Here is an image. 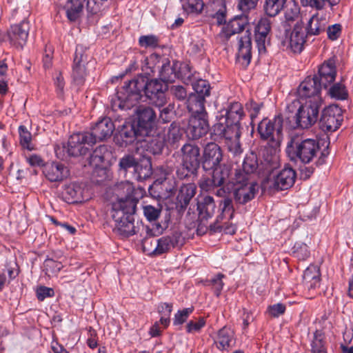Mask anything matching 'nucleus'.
I'll use <instances>...</instances> for the list:
<instances>
[{
	"label": "nucleus",
	"instance_id": "obj_1",
	"mask_svg": "<svg viewBox=\"0 0 353 353\" xmlns=\"http://www.w3.org/2000/svg\"><path fill=\"white\" fill-rule=\"evenodd\" d=\"M117 201L112 203V216L121 234L126 236L132 232V184L121 181L114 188Z\"/></svg>",
	"mask_w": 353,
	"mask_h": 353
},
{
	"label": "nucleus",
	"instance_id": "obj_2",
	"mask_svg": "<svg viewBox=\"0 0 353 353\" xmlns=\"http://www.w3.org/2000/svg\"><path fill=\"white\" fill-rule=\"evenodd\" d=\"M319 151V143L313 139H303L299 135L293 136L288 142L286 152L291 160L310 163Z\"/></svg>",
	"mask_w": 353,
	"mask_h": 353
},
{
	"label": "nucleus",
	"instance_id": "obj_3",
	"mask_svg": "<svg viewBox=\"0 0 353 353\" xmlns=\"http://www.w3.org/2000/svg\"><path fill=\"white\" fill-rule=\"evenodd\" d=\"M318 101L314 100L311 103L292 100L287 104L286 109L290 113H295V121L299 127L307 129L318 119L319 109L322 105L318 103Z\"/></svg>",
	"mask_w": 353,
	"mask_h": 353
},
{
	"label": "nucleus",
	"instance_id": "obj_4",
	"mask_svg": "<svg viewBox=\"0 0 353 353\" xmlns=\"http://www.w3.org/2000/svg\"><path fill=\"white\" fill-rule=\"evenodd\" d=\"M232 183L234 199L239 204H245L252 200L259 190L254 179L241 174H235Z\"/></svg>",
	"mask_w": 353,
	"mask_h": 353
},
{
	"label": "nucleus",
	"instance_id": "obj_5",
	"mask_svg": "<svg viewBox=\"0 0 353 353\" xmlns=\"http://www.w3.org/2000/svg\"><path fill=\"white\" fill-rule=\"evenodd\" d=\"M183 153L182 165L177 170L180 179H185L197 173L200 166V150L193 144H185L181 148Z\"/></svg>",
	"mask_w": 353,
	"mask_h": 353
},
{
	"label": "nucleus",
	"instance_id": "obj_6",
	"mask_svg": "<svg viewBox=\"0 0 353 353\" xmlns=\"http://www.w3.org/2000/svg\"><path fill=\"white\" fill-rule=\"evenodd\" d=\"M137 130L134 129L135 136H148L155 125L156 114L152 108L139 106L136 111Z\"/></svg>",
	"mask_w": 353,
	"mask_h": 353
},
{
	"label": "nucleus",
	"instance_id": "obj_7",
	"mask_svg": "<svg viewBox=\"0 0 353 353\" xmlns=\"http://www.w3.org/2000/svg\"><path fill=\"white\" fill-rule=\"evenodd\" d=\"M321 85L317 77L306 78L298 88L299 99L294 100L313 103L315 99V101H319L318 103H322L323 100L320 95Z\"/></svg>",
	"mask_w": 353,
	"mask_h": 353
},
{
	"label": "nucleus",
	"instance_id": "obj_8",
	"mask_svg": "<svg viewBox=\"0 0 353 353\" xmlns=\"http://www.w3.org/2000/svg\"><path fill=\"white\" fill-rule=\"evenodd\" d=\"M209 130L207 119V113L204 108L197 110L196 114L192 115L189 119L186 128L187 136L192 139H197L206 134Z\"/></svg>",
	"mask_w": 353,
	"mask_h": 353
},
{
	"label": "nucleus",
	"instance_id": "obj_9",
	"mask_svg": "<svg viewBox=\"0 0 353 353\" xmlns=\"http://www.w3.org/2000/svg\"><path fill=\"white\" fill-rule=\"evenodd\" d=\"M306 34L303 24L297 23L291 31L286 32L281 44L294 53H300L303 49Z\"/></svg>",
	"mask_w": 353,
	"mask_h": 353
},
{
	"label": "nucleus",
	"instance_id": "obj_10",
	"mask_svg": "<svg viewBox=\"0 0 353 353\" xmlns=\"http://www.w3.org/2000/svg\"><path fill=\"white\" fill-rule=\"evenodd\" d=\"M282 125V117L276 116L273 120L268 119L262 120L259 124L258 131L262 139L279 143L281 139Z\"/></svg>",
	"mask_w": 353,
	"mask_h": 353
},
{
	"label": "nucleus",
	"instance_id": "obj_11",
	"mask_svg": "<svg viewBox=\"0 0 353 353\" xmlns=\"http://www.w3.org/2000/svg\"><path fill=\"white\" fill-rule=\"evenodd\" d=\"M92 145L93 141L89 132L75 133L70 136L68 142L67 152L70 156L85 155L88 152L85 145Z\"/></svg>",
	"mask_w": 353,
	"mask_h": 353
},
{
	"label": "nucleus",
	"instance_id": "obj_12",
	"mask_svg": "<svg viewBox=\"0 0 353 353\" xmlns=\"http://www.w3.org/2000/svg\"><path fill=\"white\" fill-rule=\"evenodd\" d=\"M295 171L289 167L280 170L272 179L268 180L269 188L276 190H283L291 188L296 179Z\"/></svg>",
	"mask_w": 353,
	"mask_h": 353
},
{
	"label": "nucleus",
	"instance_id": "obj_13",
	"mask_svg": "<svg viewBox=\"0 0 353 353\" xmlns=\"http://www.w3.org/2000/svg\"><path fill=\"white\" fill-rule=\"evenodd\" d=\"M342 120L341 108L337 105H330L323 110L321 127L323 130L335 131L341 125Z\"/></svg>",
	"mask_w": 353,
	"mask_h": 353
},
{
	"label": "nucleus",
	"instance_id": "obj_14",
	"mask_svg": "<svg viewBox=\"0 0 353 353\" xmlns=\"http://www.w3.org/2000/svg\"><path fill=\"white\" fill-rule=\"evenodd\" d=\"M223 161V152L220 146L213 142L208 143L204 148L203 153V168L211 170L218 166Z\"/></svg>",
	"mask_w": 353,
	"mask_h": 353
},
{
	"label": "nucleus",
	"instance_id": "obj_15",
	"mask_svg": "<svg viewBox=\"0 0 353 353\" xmlns=\"http://www.w3.org/2000/svg\"><path fill=\"white\" fill-rule=\"evenodd\" d=\"M132 79L127 80L124 85L118 90L117 99L112 101V108L114 110H117L118 109L128 110L132 108Z\"/></svg>",
	"mask_w": 353,
	"mask_h": 353
},
{
	"label": "nucleus",
	"instance_id": "obj_16",
	"mask_svg": "<svg viewBox=\"0 0 353 353\" xmlns=\"http://www.w3.org/2000/svg\"><path fill=\"white\" fill-rule=\"evenodd\" d=\"M237 48L236 57L239 61L245 66L248 65L252 57V39L250 30H246L238 37Z\"/></svg>",
	"mask_w": 353,
	"mask_h": 353
},
{
	"label": "nucleus",
	"instance_id": "obj_17",
	"mask_svg": "<svg viewBox=\"0 0 353 353\" xmlns=\"http://www.w3.org/2000/svg\"><path fill=\"white\" fill-rule=\"evenodd\" d=\"M115 126L109 117H104L99 121L92 128V132H89V135L92 136L93 144L97 141H102L110 137L114 130Z\"/></svg>",
	"mask_w": 353,
	"mask_h": 353
},
{
	"label": "nucleus",
	"instance_id": "obj_18",
	"mask_svg": "<svg viewBox=\"0 0 353 353\" xmlns=\"http://www.w3.org/2000/svg\"><path fill=\"white\" fill-rule=\"evenodd\" d=\"M29 29V23L25 20L11 26L8 32L10 43L17 48H22L28 39Z\"/></svg>",
	"mask_w": 353,
	"mask_h": 353
},
{
	"label": "nucleus",
	"instance_id": "obj_19",
	"mask_svg": "<svg viewBox=\"0 0 353 353\" xmlns=\"http://www.w3.org/2000/svg\"><path fill=\"white\" fill-rule=\"evenodd\" d=\"M214 132L216 134L225 138V141L233 139L240 138L241 132L240 123H233L220 121L214 125Z\"/></svg>",
	"mask_w": 353,
	"mask_h": 353
},
{
	"label": "nucleus",
	"instance_id": "obj_20",
	"mask_svg": "<svg viewBox=\"0 0 353 353\" xmlns=\"http://www.w3.org/2000/svg\"><path fill=\"white\" fill-rule=\"evenodd\" d=\"M43 174L51 182L61 181L69 175V170L64 165L52 163L45 165Z\"/></svg>",
	"mask_w": 353,
	"mask_h": 353
},
{
	"label": "nucleus",
	"instance_id": "obj_21",
	"mask_svg": "<svg viewBox=\"0 0 353 353\" xmlns=\"http://www.w3.org/2000/svg\"><path fill=\"white\" fill-rule=\"evenodd\" d=\"M245 21L241 18H234L224 25L218 34L219 39L222 42L227 41L230 37L240 34L244 30Z\"/></svg>",
	"mask_w": 353,
	"mask_h": 353
},
{
	"label": "nucleus",
	"instance_id": "obj_22",
	"mask_svg": "<svg viewBox=\"0 0 353 353\" xmlns=\"http://www.w3.org/2000/svg\"><path fill=\"white\" fill-rule=\"evenodd\" d=\"M271 30V23L266 17L259 19L255 28L256 42L260 54L265 52V41Z\"/></svg>",
	"mask_w": 353,
	"mask_h": 353
},
{
	"label": "nucleus",
	"instance_id": "obj_23",
	"mask_svg": "<svg viewBox=\"0 0 353 353\" xmlns=\"http://www.w3.org/2000/svg\"><path fill=\"white\" fill-rule=\"evenodd\" d=\"M336 68L334 60L330 59L325 62L319 70L318 81L325 88L332 83L336 77Z\"/></svg>",
	"mask_w": 353,
	"mask_h": 353
},
{
	"label": "nucleus",
	"instance_id": "obj_24",
	"mask_svg": "<svg viewBox=\"0 0 353 353\" xmlns=\"http://www.w3.org/2000/svg\"><path fill=\"white\" fill-rule=\"evenodd\" d=\"M328 24V19L325 14L316 13L309 20L307 30L309 34L317 35L325 31Z\"/></svg>",
	"mask_w": 353,
	"mask_h": 353
},
{
	"label": "nucleus",
	"instance_id": "obj_25",
	"mask_svg": "<svg viewBox=\"0 0 353 353\" xmlns=\"http://www.w3.org/2000/svg\"><path fill=\"white\" fill-rule=\"evenodd\" d=\"M304 285L308 289H316L320 285L321 274L318 265H310L303 275Z\"/></svg>",
	"mask_w": 353,
	"mask_h": 353
},
{
	"label": "nucleus",
	"instance_id": "obj_26",
	"mask_svg": "<svg viewBox=\"0 0 353 353\" xmlns=\"http://www.w3.org/2000/svg\"><path fill=\"white\" fill-rule=\"evenodd\" d=\"M242 170H237L235 174H241L254 179L259 168L258 158L255 153L250 152L244 159Z\"/></svg>",
	"mask_w": 353,
	"mask_h": 353
},
{
	"label": "nucleus",
	"instance_id": "obj_27",
	"mask_svg": "<svg viewBox=\"0 0 353 353\" xmlns=\"http://www.w3.org/2000/svg\"><path fill=\"white\" fill-rule=\"evenodd\" d=\"M234 332L230 327H223L217 333L215 343L220 350H227L234 345Z\"/></svg>",
	"mask_w": 353,
	"mask_h": 353
},
{
	"label": "nucleus",
	"instance_id": "obj_28",
	"mask_svg": "<svg viewBox=\"0 0 353 353\" xmlns=\"http://www.w3.org/2000/svg\"><path fill=\"white\" fill-rule=\"evenodd\" d=\"M215 203L212 196H206L198 203L197 209L201 222H204L210 218L215 211Z\"/></svg>",
	"mask_w": 353,
	"mask_h": 353
},
{
	"label": "nucleus",
	"instance_id": "obj_29",
	"mask_svg": "<svg viewBox=\"0 0 353 353\" xmlns=\"http://www.w3.org/2000/svg\"><path fill=\"white\" fill-rule=\"evenodd\" d=\"M86 0H67L64 10L68 19L71 21H76L81 15Z\"/></svg>",
	"mask_w": 353,
	"mask_h": 353
},
{
	"label": "nucleus",
	"instance_id": "obj_30",
	"mask_svg": "<svg viewBox=\"0 0 353 353\" xmlns=\"http://www.w3.org/2000/svg\"><path fill=\"white\" fill-rule=\"evenodd\" d=\"M243 116L242 105L239 102L231 103L226 110L225 117H221L220 121L240 123Z\"/></svg>",
	"mask_w": 353,
	"mask_h": 353
},
{
	"label": "nucleus",
	"instance_id": "obj_31",
	"mask_svg": "<svg viewBox=\"0 0 353 353\" xmlns=\"http://www.w3.org/2000/svg\"><path fill=\"white\" fill-rule=\"evenodd\" d=\"M62 194L68 203L78 202L82 198V189L79 184L72 183L65 185Z\"/></svg>",
	"mask_w": 353,
	"mask_h": 353
},
{
	"label": "nucleus",
	"instance_id": "obj_32",
	"mask_svg": "<svg viewBox=\"0 0 353 353\" xmlns=\"http://www.w3.org/2000/svg\"><path fill=\"white\" fill-rule=\"evenodd\" d=\"M134 170L138 174L139 179H145L152 174V165L150 159L143 157L139 162L134 159Z\"/></svg>",
	"mask_w": 353,
	"mask_h": 353
},
{
	"label": "nucleus",
	"instance_id": "obj_33",
	"mask_svg": "<svg viewBox=\"0 0 353 353\" xmlns=\"http://www.w3.org/2000/svg\"><path fill=\"white\" fill-rule=\"evenodd\" d=\"M211 170L216 184L220 185V186L228 181L231 173V166L225 163H220Z\"/></svg>",
	"mask_w": 353,
	"mask_h": 353
},
{
	"label": "nucleus",
	"instance_id": "obj_34",
	"mask_svg": "<svg viewBox=\"0 0 353 353\" xmlns=\"http://www.w3.org/2000/svg\"><path fill=\"white\" fill-rule=\"evenodd\" d=\"M287 0H265L263 10L270 17L277 16L284 8Z\"/></svg>",
	"mask_w": 353,
	"mask_h": 353
},
{
	"label": "nucleus",
	"instance_id": "obj_35",
	"mask_svg": "<svg viewBox=\"0 0 353 353\" xmlns=\"http://www.w3.org/2000/svg\"><path fill=\"white\" fill-rule=\"evenodd\" d=\"M193 89L198 94L196 97L197 102L199 103V108L201 109L203 108V103L205 97L210 95V85L209 83L203 79L196 81L193 84Z\"/></svg>",
	"mask_w": 353,
	"mask_h": 353
},
{
	"label": "nucleus",
	"instance_id": "obj_36",
	"mask_svg": "<svg viewBox=\"0 0 353 353\" xmlns=\"http://www.w3.org/2000/svg\"><path fill=\"white\" fill-rule=\"evenodd\" d=\"M132 119L128 118L120 127L117 139H122L123 143L126 145L132 143Z\"/></svg>",
	"mask_w": 353,
	"mask_h": 353
},
{
	"label": "nucleus",
	"instance_id": "obj_37",
	"mask_svg": "<svg viewBox=\"0 0 353 353\" xmlns=\"http://www.w3.org/2000/svg\"><path fill=\"white\" fill-rule=\"evenodd\" d=\"M195 185L194 183H189L181 186L177 198L180 202L187 205L190 199L195 195Z\"/></svg>",
	"mask_w": 353,
	"mask_h": 353
},
{
	"label": "nucleus",
	"instance_id": "obj_38",
	"mask_svg": "<svg viewBox=\"0 0 353 353\" xmlns=\"http://www.w3.org/2000/svg\"><path fill=\"white\" fill-rule=\"evenodd\" d=\"M144 88L146 96L150 99H154L159 95V92H163V83L157 79L150 81Z\"/></svg>",
	"mask_w": 353,
	"mask_h": 353
},
{
	"label": "nucleus",
	"instance_id": "obj_39",
	"mask_svg": "<svg viewBox=\"0 0 353 353\" xmlns=\"http://www.w3.org/2000/svg\"><path fill=\"white\" fill-rule=\"evenodd\" d=\"M86 76V67L72 65V78L74 84L77 86L83 85L85 81Z\"/></svg>",
	"mask_w": 353,
	"mask_h": 353
},
{
	"label": "nucleus",
	"instance_id": "obj_40",
	"mask_svg": "<svg viewBox=\"0 0 353 353\" xmlns=\"http://www.w3.org/2000/svg\"><path fill=\"white\" fill-rule=\"evenodd\" d=\"M285 21L289 24L292 22H296L295 24L301 23L300 21V8L294 3L288 6L284 14Z\"/></svg>",
	"mask_w": 353,
	"mask_h": 353
},
{
	"label": "nucleus",
	"instance_id": "obj_41",
	"mask_svg": "<svg viewBox=\"0 0 353 353\" xmlns=\"http://www.w3.org/2000/svg\"><path fill=\"white\" fill-rule=\"evenodd\" d=\"M109 155L110 152L108 150L107 147L105 145H100L91 154V162L94 163L95 165H98L99 163H103Z\"/></svg>",
	"mask_w": 353,
	"mask_h": 353
},
{
	"label": "nucleus",
	"instance_id": "obj_42",
	"mask_svg": "<svg viewBox=\"0 0 353 353\" xmlns=\"http://www.w3.org/2000/svg\"><path fill=\"white\" fill-rule=\"evenodd\" d=\"M293 253L299 260H305L310 256L308 246L302 242H297L294 244Z\"/></svg>",
	"mask_w": 353,
	"mask_h": 353
},
{
	"label": "nucleus",
	"instance_id": "obj_43",
	"mask_svg": "<svg viewBox=\"0 0 353 353\" xmlns=\"http://www.w3.org/2000/svg\"><path fill=\"white\" fill-rule=\"evenodd\" d=\"M329 94L332 98L345 99L347 96L345 87L341 83L334 84L329 90Z\"/></svg>",
	"mask_w": 353,
	"mask_h": 353
},
{
	"label": "nucleus",
	"instance_id": "obj_44",
	"mask_svg": "<svg viewBox=\"0 0 353 353\" xmlns=\"http://www.w3.org/2000/svg\"><path fill=\"white\" fill-rule=\"evenodd\" d=\"M199 185L201 189L205 192H210L214 190L216 188L220 187V185L216 184L213 174L211 177H202L199 181Z\"/></svg>",
	"mask_w": 353,
	"mask_h": 353
},
{
	"label": "nucleus",
	"instance_id": "obj_45",
	"mask_svg": "<svg viewBox=\"0 0 353 353\" xmlns=\"http://www.w3.org/2000/svg\"><path fill=\"white\" fill-rule=\"evenodd\" d=\"M157 255L168 251L174 246L173 241L170 236H163L157 241Z\"/></svg>",
	"mask_w": 353,
	"mask_h": 353
},
{
	"label": "nucleus",
	"instance_id": "obj_46",
	"mask_svg": "<svg viewBox=\"0 0 353 353\" xmlns=\"http://www.w3.org/2000/svg\"><path fill=\"white\" fill-rule=\"evenodd\" d=\"M19 137H20V143L21 145L30 150L32 148L30 147L31 140H32V135L30 132L26 129V128L23 125H20L19 127Z\"/></svg>",
	"mask_w": 353,
	"mask_h": 353
},
{
	"label": "nucleus",
	"instance_id": "obj_47",
	"mask_svg": "<svg viewBox=\"0 0 353 353\" xmlns=\"http://www.w3.org/2000/svg\"><path fill=\"white\" fill-rule=\"evenodd\" d=\"M44 268L46 274L50 276L59 272L63 268V265L52 259H47L44 261Z\"/></svg>",
	"mask_w": 353,
	"mask_h": 353
},
{
	"label": "nucleus",
	"instance_id": "obj_48",
	"mask_svg": "<svg viewBox=\"0 0 353 353\" xmlns=\"http://www.w3.org/2000/svg\"><path fill=\"white\" fill-rule=\"evenodd\" d=\"M88 62V56L85 54L83 47L77 46L74 54L73 65L86 67Z\"/></svg>",
	"mask_w": 353,
	"mask_h": 353
},
{
	"label": "nucleus",
	"instance_id": "obj_49",
	"mask_svg": "<svg viewBox=\"0 0 353 353\" xmlns=\"http://www.w3.org/2000/svg\"><path fill=\"white\" fill-rule=\"evenodd\" d=\"M205 325V320L201 317L195 321H190L186 325V331L190 334L198 333Z\"/></svg>",
	"mask_w": 353,
	"mask_h": 353
},
{
	"label": "nucleus",
	"instance_id": "obj_50",
	"mask_svg": "<svg viewBox=\"0 0 353 353\" xmlns=\"http://www.w3.org/2000/svg\"><path fill=\"white\" fill-rule=\"evenodd\" d=\"M142 250L148 255H157V241L151 238H145L142 241Z\"/></svg>",
	"mask_w": 353,
	"mask_h": 353
},
{
	"label": "nucleus",
	"instance_id": "obj_51",
	"mask_svg": "<svg viewBox=\"0 0 353 353\" xmlns=\"http://www.w3.org/2000/svg\"><path fill=\"white\" fill-rule=\"evenodd\" d=\"M119 174L125 177L128 170L132 168V155L126 154L120 159L119 163Z\"/></svg>",
	"mask_w": 353,
	"mask_h": 353
},
{
	"label": "nucleus",
	"instance_id": "obj_52",
	"mask_svg": "<svg viewBox=\"0 0 353 353\" xmlns=\"http://www.w3.org/2000/svg\"><path fill=\"white\" fill-rule=\"evenodd\" d=\"M183 6L187 12L198 14L203 10L204 3L202 0H187Z\"/></svg>",
	"mask_w": 353,
	"mask_h": 353
},
{
	"label": "nucleus",
	"instance_id": "obj_53",
	"mask_svg": "<svg viewBox=\"0 0 353 353\" xmlns=\"http://www.w3.org/2000/svg\"><path fill=\"white\" fill-rule=\"evenodd\" d=\"M225 143L228 147V150L234 155H239L242 153L243 149L239 141V138L225 141Z\"/></svg>",
	"mask_w": 353,
	"mask_h": 353
},
{
	"label": "nucleus",
	"instance_id": "obj_54",
	"mask_svg": "<svg viewBox=\"0 0 353 353\" xmlns=\"http://www.w3.org/2000/svg\"><path fill=\"white\" fill-rule=\"evenodd\" d=\"M161 213V210L155 208L152 205H145L143 207V214L149 221H156Z\"/></svg>",
	"mask_w": 353,
	"mask_h": 353
},
{
	"label": "nucleus",
	"instance_id": "obj_55",
	"mask_svg": "<svg viewBox=\"0 0 353 353\" xmlns=\"http://www.w3.org/2000/svg\"><path fill=\"white\" fill-rule=\"evenodd\" d=\"M192 310V308L189 307L178 311L174 316L173 322L174 325H176L183 324L187 320Z\"/></svg>",
	"mask_w": 353,
	"mask_h": 353
},
{
	"label": "nucleus",
	"instance_id": "obj_56",
	"mask_svg": "<svg viewBox=\"0 0 353 353\" xmlns=\"http://www.w3.org/2000/svg\"><path fill=\"white\" fill-rule=\"evenodd\" d=\"M139 43L141 47L154 48L158 46V39L153 35L142 36L139 38Z\"/></svg>",
	"mask_w": 353,
	"mask_h": 353
},
{
	"label": "nucleus",
	"instance_id": "obj_57",
	"mask_svg": "<svg viewBox=\"0 0 353 353\" xmlns=\"http://www.w3.org/2000/svg\"><path fill=\"white\" fill-rule=\"evenodd\" d=\"M223 274H218L213 277L210 281V283L213 287L215 294L219 296L223 287V278H224Z\"/></svg>",
	"mask_w": 353,
	"mask_h": 353
},
{
	"label": "nucleus",
	"instance_id": "obj_58",
	"mask_svg": "<svg viewBox=\"0 0 353 353\" xmlns=\"http://www.w3.org/2000/svg\"><path fill=\"white\" fill-rule=\"evenodd\" d=\"M303 6H309L318 10L325 8L327 0H301Z\"/></svg>",
	"mask_w": 353,
	"mask_h": 353
},
{
	"label": "nucleus",
	"instance_id": "obj_59",
	"mask_svg": "<svg viewBox=\"0 0 353 353\" xmlns=\"http://www.w3.org/2000/svg\"><path fill=\"white\" fill-rule=\"evenodd\" d=\"M258 1L259 0H239L237 7L243 12H247L254 9Z\"/></svg>",
	"mask_w": 353,
	"mask_h": 353
},
{
	"label": "nucleus",
	"instance_id": "obj_60",
	"mask_svg": "<svg viewBox=\"0 0 353 353\" xmlns=\"http://www.w3.org/2000/svg\"><path fill=\"white\" fill-rule=\"evenodd\" d=\"M285 311V306L282 303H276L269 306L268 308L269 314L272 317H278L284 314Z\"/></svg>",
	"mask_w": 353,
	"mask_h": 353
},
{
	"label": "nucleus",
	"instance_id": "obj_61",
	"mask_svg": "<svg viewBox=\"0 0 353 353\" xmlns=\"http://www.w3.org/2000/svg\"><path fill=\"white\" fill-rule=\"evenodd\" d=\"M54 294V290L52 288L41 286L37 290V299L42 301L47 297H52Z\"/></svg>",
	"mask_w": 353,
	"mask_h": 353
},
{
	"label": "nucleus",
	"instance_id": "obj_62",
	"mask_svg": "<svg viewBox=\"0 0 353 353\" xmlns=\"http://www.w3.org/2000/svg\"><path fill=\"white\" fill-rule=\"evenodd\" d=\"M172 69L170 68L169 63H163L161 67V77L164 81L172 80Z\"/></svg>",
	"mask_w": 353,
	"mask_h": 353
},
{
	"label": "nucleus",
	"instance_id": "obj_63",
	"mask_svg": "<svg viewBox=\"0 0 353 353\" xmlns=\"http://www.w3.org/2000/svg\"><path fill=\"white\" fill-rule=\"evenodd\" d=\"M246 109L249 111L251 119H253L258 115L261 110V105L251 101L246 104Z\"/></svg>",
	"mask_w": 353,
	"mask_h": 353
},
{
	"label": "nucleus",
	"instance_id": "obj_64",
	"mask_svg": "<svg viewBox=\"0 0 353 353\" xmlns=\"http://www.w3.org/2000/svg\"><path fill=\"white\" fill-rule=\"evenodd\" d=\"M341 30V26L339 24L329 26L327 30L328 38L332 40H336L340 35Z\"/></svg>",
	"mask_w": 353,
	"mask_h": 353
}]
</instances>
